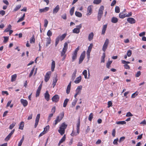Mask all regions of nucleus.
<instances>
[{
	"instance_id": "nucleus-1",
	"label": "nucleus",
	"mask_w": 146,
	"mask_h": 146,
	"mask_svg": "<svg viewBox=\"0 0 146 146\" xmlns=\"http://www.w3.org/2000/svg\"><path fill=\"white\" fill-rule=\"evenodd\" d=\"M64 113L63 111L57 117L56 119L54 121V122L53 123V124L55 126L64 117Z\"/></svg>"
},
{
	"instance_id": "nucleus-2",
	"label": "nucleus",
	"mask_w": 146,
	"mask_h": 146,
	"mask_svg": "<svg viewBox=\"0 0 146 146\" xmlns=\"http://www.w3.org/2000/svg\"><path fill=\"white\" fill-rule=\"evenodd\" d=\"M93 46L92 43L90 44V46L88 47V49L87 50L86 54L88 60H89L90 58V52L91 51L92 48Z\"/></svg>"
},
{
	"instance_id": "nucleus-3",
	"label": "nucleus",
	"mask_w": 146,
	"mask_h": 146,
	"mask_svg": "<svg viewBox=\"0 0 146 146\" xmlns=\"http://www.w3.org/2000/svg\"><path fill=\"white\" fill-rule=\"evenodd\" d=\"M85 51H83L81 54L79 59L78 63L79 64H81L84 60L85 56Z\"/></svg>"
},
{
	"instance_id": "nucleus-4",
	"label": "nucleus",
	"mask_w": 146,
	"mask_h": 146,
	"mask_svg": "<svg viewBox=\"0 0 146 146\" xmlns=\"http://www.w3.org/2000/svg\"><path fill=\"white\" fill-rule=\"evenodd\" d=\"M109 43V40L108 38L106 39L105 40V42L103 45L102 48V50L105 52L106 49H107L108 45Z\"/></svg>"
},
{
	"instance_id": "nucleus-5",
	"label": "nucleus",
	"mask_w": 146,
	"mask_h": 146,
	"mask_svg": "<svg viewBox=\"0 0 146 146\" xmlns=\"http://www.w3.org/2000/svg\"><path fill=\"white\" fill-rule=\"evenodd\" d=\"M42 82L41 84H40L39 85L38 87V89L37 90L36 95V97H38L40 93V91L42 86Z\"/></svg>"
},
{
	"instance_id": "nucleus-6",
	"label": "nucleus",
	"mask_w": 146,
	"mask_h": 146,
	"mask_svg": "<svg viewBox=\"0 0 146 146\" xmlns=\"http://www.w3.org/2000/svg\"><path fill=\"white\" fill-rule=\"evenodd\" d=\"M51 74V72L50 71L46 73L44 77V81L46 82H47L49 80Z\"/></svg>"
},
{
	"instance_id": "nucleus-7",
	"label": "nucleus",
	"mask_w": 146,
	"mask_h": 146,
	"mask_svg": "<svg viewBox=\"0 0 146 146\" xmlns=\"http://www.w3.org/2000/svg\"><path fill=\"white\" fill-rule=\"evenodd\" d=\"M59 99V96L57 94L54 95L52 98V101L54 102H58Z\"/></svg>"
},
{
	"instance_id": "nucleus-8",
	"label": "nucleus",
	"mask_w": 146,
	"mask_h": 146,
	"mask_svg": "<svg viewBox=\"0 0 146 146\" xmlns=\"http://www.w3.org/2000/svg\"><path fill=\"white\" fill-rule=\"evenodd\" d=\"M40 114H38L36 116L35 120V128H36L38 125L40 119Z\"/></svg>"
},
{
	"instance_id": "nucleus-9",
	"label": "nucleus",
	"mask_w": 146,
	"mask_h": 146,
	"mask_svg": "<svg viewBox=\"0 0 146 146\" xmlns=\"http://www.w3.org/2000/svg\"><path fill=\"white\" fill-rule=\"evenodd\" d=\"M20 101L21 103L23 104L24 107H25L27 105L28 102L26 100L21 99V100Z\"/></svg>"
},
{
	"instance_id": "nucleus-10",
	"label": "nucleus",
	"mask_w": 146,
	"mask_h": 146,
	"mask_svg": "<svg viewBox=\"0 0 146 146\" xmlns=\"http://www.w3.org/2000/svg\"><path fill=\"white\" fill-rule=\"evenodd\" d=\"M127 21L128 22L131 24L135 23L136 22L135 20L133 18H128L127 19Z\"/></svg>"
},
{
	"instance_id": "nucleus-11",
	"label": "nucleus",
	"mask_w": 146,
	"mask_h": 146,
	"mask_svg": "<svg viewBox=\"0 0 146 146\" xmlns=\"http://www.w3.org/2000/svg\"><path fill=\"white\" fill-rule=\"evenodd\" d=\"M67 125L65 123V122H63L62 123L60 126L59 129H62L64 130H65V129H66L67 127Z\"/></svg>"
},
{
	"instance_id": "nucleus-12",
	"label": "nucleus",
	"mask_w": 146,
	"mask_h": 146,
	"mask_svg": "<svg viewBox=\"0 0 146 146\" xmlns=\"http://www.w3.org/2000/svg\"><path fill=\"white\" fill-rule=\"evenodd\" d=\"M71 84V81H70L68 85L67 86L66 90V93L67 94H68L69 93L70 89Z\"/></svg>"
},
{
	"instance_id": "nucleus-13",
	"label": "nucleus",
	"mask_w": 146,
	"mask_h": 146,
	"mask_svg": "<svg viewBox=\"0 0 146 146\" xmlns=\"http://www.w3.org/2000/svg\"><path fill=\"white\" fill-rule=\"evenodd\" d=\"M44 98L47 101H48L50 99V95L48 91H46L44 94Z\"/></svg>"
},
{
	"instance_id": "nucleus-14",
	"label": "nucleus",
	"mask_w": 146,
	"mask_h": 146,
	"mask_svg": "<svg viewBox=\"0 0 146 146\" xmlns=\"http://www.w3.org/2000/svg\"><path fill=\"white\" fill-rule=\"evenodd\" d=\"M92 6H89L87 9V15H90L92 12V9L91 8Z\"/></svg>"
},
{
	"instance_id": "nucleus-15",
	"label": "nucleus",
	"mask_w": 146,
	"mask_h": 146,
	"mask_svg": "<svg viewBox=\"0 0 146 146\" xmlns=\"http://www.w3.org/2000/svg\"><path fill=\"white\" fill-rule=\"evenodd\" d=\"M81 80L82 77L81 76H80L76 78V80L74 81V82L76 84H78L81 82Z\"/></svg>"
},
{
	"instance_id": "nucleus-16",
	"label": "nucleus",
	"mask_w": 146,
	"mask_h": 146,
	"mask_svg": "<svg viewBox=\"0 0 146 146\" xmlns=\"http://www.w3.org/2000/svg\"><path fill=\"white\" fill-rule=\"evenodd\" d=\"M60 9V7L59 5H57L53 9V13H56L58 12V11L59 9Z\"/></svg>"
},
{
	"instance_id": "nucleus-17",
	"label": "nucleus",
	"mask_w": 146,
	"mask_h": 146,
	"mask_svg": "<svg viewBox=\"0 0 146 146\" xmlns=\"http://www.w3.org/2000/svg\"><path fill=\"white\" fill-rule=\"evenodd\" d=\"M82 86H78L77 89L76 90V92L78 93L79 94H80L81 92V90L82 89Z\"/></svg>"
},
{
	"instance_id": "nucleus-18",
	"label": "nucleus",
	"mask_w": 146,
	"mask_h": 146,
	"mask_svg": "<svg viewBox=\"0 0 146 146\" xmlns=\"http://www.w3.org/2000/svg\"><path fill=\"white\" fill-rule=\"evenodd\" d=\"M103 12L99 11L98 13V19L99 21H100L102 16Z\"/></svg>"
},
{
	"instance_id": "nucleus-19",
	"label": "nucleus",
	"mask_w": 146,
	"mask_h": 146,
	"mask_svg": "<svg viewBox=\"0 0 146 146\" xmlns=\"http://www.w3.org/2000/svg\"><path fill=\"white\" fill-rule=\"evenodd\" d=\"M51 70L52 71H53L55 66V63L54 60H52Z\"/></svg>"
},
{
	"instance_id": "nucleus-20",
	"label": "nucleus",
	"mask_w": 146,
	"mask_h": 146,
	"mask_svg": "<svg viewBox=\"0 0 146 146\" xmlns=\"http://www.w3.org/2000/svg\"><path fill=\"white\" fill-rule=\"evenodd\" d=\"M118 20V19L117 18L113 17L112 18L111 21L112 23H115L117 22Z\"/></svg>"
},
{
	"instance_id": "nucleus-21",
	"label": "nucleus",
	"mask_w": 146,
	"mask_h": 146,
	"mask_svg": "<svg viewBox=\"0 0 146 146\" xmlns=\"http://www.w3.org/2000/svg\"><path fill=\"white\" fill-rule=\"evenodd\" d=\"M46 39L47 40H46V47H47L48 45L50 44L51 40L50 37H47Z\"/></svg>"
},
{
	"instance_id": "nucleus-22",
	"label": "nucleus",
	"mask_w": 146,
	"mask_h": 146,
	"mask_svg": "<svg viewBox=\"0 0 146 146\" xmlns=\"http://www.w3.org/2000/svg\"><path fill=\"white\" fill-rule=\"evenodd\" d=\"M94 36V33L93 32H91L90 33L88 36V39L89 41H91L92 40L93 37Z\"/></svg>"
},
{
	"instance_id": "nucleus-23",
	"label": "nucleus",
	"mask_w": 146,
	"mask_h": 146,
	"mask_svg": "<svg viewBox=\"0 0 146 146\" xmlns=\"http://www.w3.org/2000/svg\"><path fill=\"white\" fill-rule=\"evenodd\" d=\"M77 54H76L74 52L72 54V62L74 61L77 58Z\"/></svg>"
},
{
	"instance_id": "nucleus-24",
	"label": "nucleus",
	"mask_w": 146,
	"mask_h": 146,
	"mask_svg": "<svg viewBox=\"0 0 146 146\" xmlns=\"http://www.w3.org/2000/svg\"><path fill=\"white\" fill-rule=\"evenodd\" d=\"M72 32L74 33L78 34L80 33V30L78 28H75L73 29Z\"/></svg>"
},
{
	"instance_id": "nucleus-25",
	"label": "nucleus",
	"mask_w": 146,
	"mask_h": 146,
	"mask_svg": "<svg viewBox=\"0 0 146 146\" xmlns=\"http://www.w3.org/2000/svg\"><path fill=\"white\" fill-rule=\"evenodd\" d=\"M17 77V75L16 74L12 75L11 76V82H13V81H15L16 80Z\"/></svg>"
},
{
	"instance_id": "nucleus-26",
	"label": "nucleus",
	"mask_w": 146,
	"mask_h": 146,
	"mask_svg": "<svg viewBox=\"0 0 146 146\" xmlns=\"http://www.w3.org/2000/svg\"><path fill=\"white\" fill-rule=\"evenodd\" d=\"M75 14L76 16L77 17H81L82 16V13L76 11Z\"/></svg>"
},
{
	"instance_id": "nucleus-27",
	"label": "nucleus",
	"mask_w": 146,
	"mask_h": 146,
	"mask_svg": "<svg viewBox=\"0 0 146 146\" xmlns=\"http://www.w3.org/2000/svg\"><path fill=\"white\" fill-rule=\"evenodd\" d=\"M24 126V122L23 121H22L21 122L19 125V129L21 130L23 129V127Z\"/></svg>"
},
{
	"instance_id": "nucleus-28",
	"label": "nucleus",
	"mask_w": 146,
	"mask_h": 146,
	"mask_svg": "<svg viewBox=\"0 0 146 146\" xmlns=\"http://www.w3.org/2000/svg\"><path fill=\"white\" fill-rule=\"evenodd\" d=\"M35 41V38H34V35H33L32 36L31 38L30 42L31 43H34Z\"/></svg>"
},
{
	"instance_id": "nucleus-29",
	"label": "nucleus",
	"mask_w": 146,
	"mask_h": 146,
	"mask_svg": "<svg viewBox=\"0 0 146 146\" xmlns=\"http://www.w3.org/2000/svg\"><path fill=\"white\" fill-rule=\"evenodd\" d=\"M65 130L63 129H60L58 130V132L61 135H62L64 133Z\"/></svg>"
},
{
	"instance_id": "nucleus-30",
	"label": "nucleus",
	"mask_w": 146,
	"mask_h": 146,
	"mask_svg": "<svg viewBox=\"0 0 146 146\" xmlns=\"http://www.w3.org/2000/svg\"><path fill=\"white\" fill-rule=\"evenodd\" d=\"M125 14H124L123 12H121L119 15V17L121 19H123L125 17H126Z\"/></svg>"
},
{
	"instance_id": "nucleus-31",
	"label": "nucleus",
	"mask_w": 146,
	"mask_h": 146,
	"mask_svg": "<svg viewBox=\"0 0 146 146\" xmlns=\"http://www.w3.org/2000/svg\"><path fill=\"white\" fill-rule=\"evenodd\" d=\"M60 38L59 36H58L56 38L55 41V46L56 47L57 46V44H58L60 40Z\"/></svg>"
},
{
	"instance_id": "nucleus-32",
	"label": "nucleus",
	"mask_w": 146,
	"mask_h": 146,
	"mask_svg": "<svg viewBox=\"0 0 146 146\" xmlns=\"http://www.w3.org/2000/svg\"><path fill=\"white\" fill-rule=\"evenodd\" d=\"M74 8L75 7H73L70 9V15L71 16H72L74 14Z\"/></svg>"
},
{
	"instance_id": "nucleus-33",
	"label": "nucleus",
	"mask_w": 146,
	"mask_h": 146,
	"mask_svg": "<svg viewBox=\"0 0 146 146\" xmlns=\"http://www.w3.org/2000/svg\"><path fill=\"white\" fill-rule=\"evenodd\" d=\"M57 79L56 77L55 78L53 79L52 85L53 86V88H54L56 84L57 81Z\"/></svg>"
},
{
	"instance_id": "nucleus-34",
	"label": "nucleus",
	"mask_w": 146,
	"mask_h": 146,
	"mask_svg": "<svg viewBox=\"0 0 146 146\" xmlns=\"http://www.w3.org/2000/svg\"><path fill=\"white\" fill-rule=\"evenodd\" d=\"M69 101V99L66 98L64 100V102L63 103V106L64 107H66L67 104Z\"/></svg>"
},
{
	"instance_id": "nucleus-35",
	"label": "nucleus",
	"mask_w": 146,
	"mask_h": 146,
	"mask_svg": "<svg viewBox=\"0 0 146 146\" xmlns=\"http://www.w3.org/2000/svg\"><path fill=\"white\" fill-rule=\"evenodd\" d=\"M116 124H121V125H123L124 124H126V122L125 121H119L116 122Z\"/></svg>"
},
{
	"instance_id": "nucleus-36",
	"label": "nucleus",
	"mask_w": 146,
	"mask_h": 146,
	"mask_svg": "<svg viewBox=\"0 0 146 146\" xmlns=\"http://www.w3.org/2000/svg\"><path fill=\"white\" fill-rule=\"evenodd\" d=\"M76 70L74 71V72L73 73L72 75V80H73L76 77Z\"/></svg>"
},
{
	"instance_id": "nucleus-37",
	"label": "nucleus",
	"mask_w": 146,
	"mask_h": 146,
	"mask_svg": "<svg viewBox=\"0 0 146 146\" xmlns=\"http://www.w3.org/2000/svg\"><path fill=\"white\" fill-rule=\"evenodd\" d=\"M101 1V0H94L93 3L96 4H98L100 3Z\"/></svg>"
},
{
	"instance_id": "nucleus-38",
	"label": "nucleus",
	"mask_w": 146,
	"mask_h": 146,
	"mask_svg": "<svg viewBox=\"0 0 146 146\" xmlns=\"http://www.w3.org/2000/svg\"><path fill=\"white\" fill-rule=\"evenodd\" d=\"M112 61H108V62L106 63V66L107 68H110V66L112 63Z\"/></svg>"
},
{
	"instance_id": "nucleus-39",
	"label": "nucleus",
	"mask_w": 146,
	"mask_h": 146,
	"mask_svg": "<svg viewBox=\"0 0 146 146\" xmlns=\"http://www.w3.org/2000/svg\"><path fill=\"white\" fill-rule=\"evenodd\" d=\"M68 43L66 42H65L64 44V47L63 48V50L67 51L68 48Z\"/></svg>"
},
{
	"instance_id": "nucleus-40",
	"label": "nucleus",
	"mask_w": 146,
	"mask_h": 146,
	"mask_svg": "<svg viewBox=\"0 0 146 146\" xmlns=\"http://www.w3.org/2000/svg\"><path fill=\"white\" fill-rule=\"evenodd\" d=\"M84 76V78L86 79L87 78V71L86 70H84L82 72Z\"/></svg>"
},
{
	"instance_id": "nucleus-41",
	"label": "nucleus",
	"mask_w": 146,
	"mask_h": 146,
	"mask_svg": "<svg viewBox=\"0 0 146 146\" xmlns=\"http://www.w3.org/2000/svg\"><path fill=\"white\" fill-rule=\"evenodd\" d=\"M93 114L92 113H90L88 117V120L90 121H91L92 120L93 117Z\"/></svg>"
},
{
	"instance_id": "nucleus-42",
	"label": "nucleus",
	"mask_w": 146,
	"mask_h": 146,
	"mask_svg": "<svg viewBox=\"0 0 146 146\" xmlns=\"http://www.w3.org/2000/svg\"><path fill=\"white\" fill-rule=\"evenodd\" d=\"M67 35L66 33H64L61 36H60V39L61 41L63 40L66 36Z\"/></svg>"
},
{
	"instance_id": "nucleus-43",
	"label": "nucleus",
	"mask_w": 146,
	"mask_h": 146,
	"mask_svg": "<svg viewBox=\"0 0 146 146\" xmlns=\"http://www.w3.org/2000/svg\"><path fill=\"white\" fill-rule=\"evenodd\" d=\"M21 5H17L15 8L14 9L13 11H16L20 9L21 7Z\"/></svg>"
},
{
	"instance_id": "nucleus-44",
	"label": "nucleus",
	"mask_w": 146,
	"mask_h": 146,
	"mask_svg": "<svg viewBox=\"0 0 146 146\" xmlns=\"http://www.w3.org/2000/svg\"><path fill=\"white\" fill-rule=\"evenodd\" d=\"M80 119L79 118L78 120V123L77 124L76 129H80Z\"/></svg>"
},
{
	"instance_id": "nucleus-45",
	"label": "nucleus",
	"mask_w": 146,
	"mask_h": 146,
	"mask_svg": "<svg viewBox=\"0 0 146 146\" xmlns=\"http://www.w3.org/2000/svg\"><path fill=\"white\" fill-rule=\"evenodd\" d=\"M49 129V125H48L44 128V132L46 133V132L48 131V130Z\"/></svg>"
},
{
	"instance_id": "nucleus-46",
	"label": "nucleus",
	"mask_w": 146,
	"mask_h": 146,
	"mask_svg": "<svg viewBox=\"0 0 146 146\" xmlns=\"http://www.w3.org/2000/svg\"><path fill=\"white\" fill-rule=\"evenodd\" d=\"M35 69V67H34L32 69V70L31 71V72L29 74V77H31V76L32 75L33 73V72L34 71V70Z\"/></svg>"
},
{
	"instance_id": "nucleus-47",
	"label": "nucleus",
	"mask_w": 146,
	"mask_h": 146,
	"mask_svg": "<svg viewBox=\"0 0 146 146\" xmlns=\"http://www.w3.org/2000/svg\"><path fill=\"white\" fill-rule=\"evenodd\" d=\"M115 11L117 13H119L120 12L119 8L118 6H116L115 8Z\"/></svg>"
},
{
	"instance_id": "nucleus-48",
	"label": "nucleus",
	"mask_w": 146,
	"mask_h": 146,
	"mask_svg": "<svg viewBox=\"0 0 146 146\" xmlns=\"http://www.w3.org/2000/svg\"><path fill=\"white\" fill-rule=\"evenodd\" d=\"M47 35L49 37H50L52 35V33L50 30H48L47 32Z\"/></svg>"
},
{
	"instance_id": "nucleus-49",
	"label": "nucleus",
	"mask_w": 146,
	"mask_h": 146,
	"mask_svg": "<svg viewBox=\"0 0 146 146\" xmlns=\"http://www.w3.org/2000/svg\"><path fill=\"white\" fill-rule=\"evenodd\" d=\"M138 93V92L137 91L134 93L131 96V98H135V97L137 95Z\"/></svg>"
},
{
	"instance_id": "nucleus-50",
	"label": "nucleus",
	"mask_w": 146,
	"mask_h": 146,
	"mask_svg": "<svg viewBox=\"0 0 146 146\" xmlns=\"http://www.w3.org/2000/svg\"><path fill=\"white\" fill-rule=\"evenodd\" d=\"M4 40L3 42L5 43H6L8 41L9 39V37L8 36H4Z\"/></svg>"
},
{
	"instance_id": "nucleus-51",
	"label": "nucleus",
	"mask_w": 146,
	"mask_h": 146,
	"mask_svg": "<svg viewBox=\"0 0 146 146\" xmlns=\"http://www.w3.org/2000/svg\"><path fill=\"white\" fill-rule=\"evenodd\" d=\"M67 51L64 50L62 49V51L61 52V56H63L64 55L66 52Z\"/></svg>"
},
{
	"instance_id": "nucleus-52",
	"label": "nucleus",
	"mask_w": 146,
	"mask_h": 146,
	"mask_svg": "<svg viewBox=\"0 0 146 146\" xmlns=\"http://www.w3.org/2000/svg\"><path fill=\"white\" fill-rule=\"evenodd\" d=\"M132 54V51L131 50H129L127 51V55L128 57L131 56Z\"/></svg>"
},
{
	"instance_id": "nucleus-53",
	"label": "nucleus",
	"mask_w": 146,
	"mask_h": 146,
	"mask_svg": "<svg viewBox=\"0 0 146 146\" xmlns=\"http://www.w3.org/2000/svg\"><path fill=\"white\" fill-rule=\"evenodd\" d=\"M66 139V136L65 135H64L62 138L61 139V140L59 141L60 142H61L62 143H63L64 141Z\"/></svg>"
},
{
	"instance_id": "nucleus-54",
	"label": "nucleus",
	"mask_w": 146,
	"mask_h": 146,
	"mask_svg": "<svg viewBox=\"0 0 146 146\" xmlns=\"http://www.w3.org/2000/svg\"><path fill=\"white\" fill-rule=\"evenodd\" d=\"M44 26L45 27H46L47 26L48 22L46 19H45L44 20Z\"/></svg>"
},
{
	"instance_id": "nucleus-55",
	"label": "nucleus",
	"mask_w": 146,
	"mask_h": 146,
	"mask_svg": "<svg viewBox=\"0 0 146 146\" xmlns=\"http://www.w3.org/2000/svg\"><path fill=\"white\" fill-rule=\"evenodd\" d=\"M62 17L64 19L66 20L67 19L66 14V13H64L62 15Z\"/></svg>"
},
{
	"instance_id": "nucleus-56",
	"label": "nucleus",
	"mask_w": 146,
	"mask_h": 146,
	"mask_svg": "<svg viewBox=\"0 0 146 146\" xmlns=\"http://www.w3.org/2000/svg\"><path fill=\"white\" fill-rule=\"evenodd\" d=\"M112 102L111 101H109L108 103V107L110 108V107L112 106Z\"/></svg>"
},
{
	"instance_id": "nucleus-57",
	"label": "nucleus",
	"mask_w": 146,
	"mask_h": 146,
	"mask_svg": "<svg viewBox=\"0 0 146 146\" xmlns=\"http://www.w3.org/2000/svg\"><path fill=\"white\" fill-rule=\"evenodd\" d=\"M125 137H122L120 138L119 140V142H121L123 141L125 139Z\"/></svg>"
},
{
	"instance_id": "nucleus-58",
	"label": "nucleus",
	"mask_w": 146,
	"mask_h": 146,
	"mask_svg": "<svg viewBox=\"0 0 146 146\" xmlns=\"http://www.w3.org/2000/svg\"><path fill=\"white\" fill-rule=\"evenodd\" d=\"M141 74L140 71H138L135 74V77H139Z\"/></svg>"
},
{
	"instance_id": "nucleus-59",
	"label": "nucleus",
	"mask_w": 146,
	"mask_h": 146,
	"mask_svg": "<svg viewBox=\"0 0 146 146\" xmlns=\"http://www.w3.org/2000/svg\"><path fill=\"white\" fill-rule=\"evenodd\" d=\"M118 140V138H117L115 139L114 140L113 143L114 145H117V141Z\"/></svg>"
},
{
	"instance_id": "nucleus-60",
	"label": "nucleus",
	"mask_w": 146,
	"mask_h": 146,
	"mask_svg": "<svg viewBox=\"0 0 146 146\" xmlns=\"http://www.w3.org/2000/svg\"><path fill=\"white\" fill-rule=\"evenodd\" d=\"M133 116V115L130 112H127L126 115V117H130V116Z\"/></svg>"
},
{
	"instance_id": "nucleus-61",
	"label": "nucleus",
	"mask_w": 146,
	"mask_h": 146,
	"mask_svg": "<svg viewBox=\"0 0 146 146\" xmlns=\"http://www.w3.org/2000/svg\"><path fill=\"white\" fill-rule=\"evenodd\" d=\"M77 102V100H74L73 101V102L72 103V105L73 106H74L76 104Z\"/></svg>"
},
{
	"instance_id": "nucleus-62",
	"label": "nucleus",
	"mask_w": 146,
	"mask_h": 146,
	"mask_svg": "<svg viewBox=\"0 0 146 146\" xmlns=\"http://www.w3.org/2000/svg\"><path fill=\"white\" fill-rule=\"evenodd\" d=\"M104 6L103 5L101 6L99 10V11L103 12V11L104 10Z\"/></svg>"
},
{
	"instance_id": "nucleus-63",
	"label": "nucleus",
	"mask_w": 146,
	"mask_h": 146,
	"mask_svg": "<svg viewBox=\"0 0 146 146\" xmlns=\"http://www.w3.org/2000/svg\"><path fill=\"white\" fill-rule=\"evenodd\" d=\"M115 129H113L112 131V135L113 137H115Z\"/></svg>"
},
{
	"instance_id": "nucleus-64",
	"label": "nucleus",
	"mask_w": 146,
	"mask_h": 146,
	"mask_svg": "<svg viewBox=\"0 0 146 146\" xmlns=\"http://www.w3.org/2000/svg\"><path fill=\"white\" fill-rule=\"evenodd\" d=\"M116 1L115 0H113L111 3V6H113L114 5L116 4Z\"/></svg>"
}]
</instances>
